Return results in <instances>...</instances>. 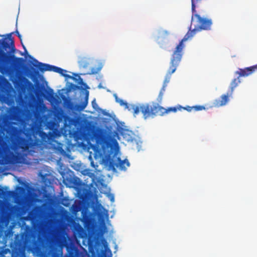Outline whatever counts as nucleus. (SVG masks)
Instances as JSON below:
<instances>
[{"mask_svg": "<svg viewBox=\"0 0 257 257\" xmlns=\"http://www.w3.org/2000/svg\"><path fill=\"white\" fill-rule=\"evenodd\" d=\"M93 137L96 141V147L106 158L110 167L113 170L117 168L120 171H126L127 167L130 166L128 160L126 159L121 160L119 157H117L106 132L102 128H98L93 133Z\"/></svg>", "mask_w": 257, "mask_h": 257, "instance_id": "nucleus-1", "label": "nucleus"}, {"mask_svg": "<svg viewBox=\"0 0 257 257\" xmlns=\"http://www.w3.org/2000/svg\"><path fill=\"white\" fill-rule=\"evenodd\" d=\"M187 37L182 39L179 44L176 46L170 61V65L166 74L164 81V84L167 85L171 79V75L176 71L183 55V49L184 47L183 43L187 41Z\"/></svg>", "mask_w": 257, "mask_h": 257, "instance_id": "nucleus-2", "label": "nucleus"}, {"mask_svg": "<svg viewBox=\"0 0 257 257\" xmlns=\"http://www.w3.org/2000/svg\"><path fill=\"white\" fill-rule=\"evenodd\" d=\"M178 108L176 107H171L166 109L157 103H153L152 105L149 103H145L142 107L145 119L150 118H153L157 115L163 116L165 113L171 111L175 112L179 109Z\"/></svg>", "mask_w": 257, "mask_h": 257, "instance_id": "nucleus-3", "label": "nucleus"}, {"mask_svg": "<svg viewBox=\"0 0 257 257\" xmlns=\"http://www.w3.org/2000/svg\"><path fill=\"white\" fill-rule=\"evenodd\" d=\"M195 19L196 20V22L198 23V27L197 28H195L190 32H188L182 39H184L186 37H187V40L189 38L193 37L197 31H199L202 30H210L211 26L212 24L211 20L201 18L198 14H194L192 16V23Z\"/></svg>", "mask_w": 257, "mask_h": 257, "instance_id": "nucleus-4", "label": "nucleus"}, {"mask_svg": "<svg viewBox=\"0 0 257 257\" xmlns=\"http://www.w3.org/2000/svg\"><path fill=\"white\" fill-rule=\"evenodd\" d=\"M8 58L12 60L11 66L8 67V69L12 72L19 71L23 64L24 59L23 58L17 57L14 55H9L0 48V64L6 63Z\"/></svg>", "mask_w": 257, "mask_h": 257, "instance_id": "nucleus-5", "label": "nucleus"}, {"mask_svg": "<svg viewBox=\"0 0 257 257\" xmlns=\"http://www.w3.org/2000/svg\"><path fill=\"white\" fill-rule=\"evenodd\" d=\"M114 96L116 102L118 103L121 106H124L125 108L127 109L129 111H132L133 115L135 116H136L140 113V112H141L143 114V117H144V113L142 107L145 103L139 104L138 105H129L126 102L124 101L123 100L118 98L116 94L114 95Z\"/></svg>", "mask_w": 257, "mask_h": 257, "instance_id": "nucleus-6", "label": "nucleus"}, {"mask_svg": "<svg viewBox=\"0 0 257 257\" xmlns=\"http://www.w3.org/2000/svg\"><path fill=\"white\" fill-rule=\"evenodd\" d=\"M13 33H10L8 35V37L10 41V43H8L5 40L2 41L0 40V44L1 45L3 48L6 51L8 49H9V52L11 53H14L16 50L14 41L13 38L12 37V35Z\"/></svg>", "mask_w": 257, "mask_h": 257, "instance_id": "nucleus-7", "label": "nucleus"}, {"mask_svg": "<svg viewBox=\"0 0 257 257\" xmlns=\"http://www.w3.org/2000/svg\"><path fill=\"white\" fill-rule=\"evenodd\" d=\"M232 94L229 92L226 94L221 95L219 98L215 100L214 104L216 107H220L225 105L229 100V97L232 96Z\"/></svg>", "mask_w": 257, "mask_h": 257, "instance_id": "nucleus-8", "label": "nucleus"}, {"mask_svg": "<svg viewBox=\"0 0 257 257\" xmlns=\"http://www.w3.org/2000/svg\"><path fill=\"white\" fill-rule=\"evenodd\" d=\"M257 70V64L246 67L244 69L239 68L238 70L235 72V74H238L239 76H248Z\"/></svg>", "mask_w": 257, "mask_h": 257, "instance_id": "nucleus-9", "label": "nucleus"}, {"mask_svg": "<svg viewBox=\"0 0 257 257\" xmlns=\"http://www.w3.org/2000/svg\"><path fill=\"white\" fill-rule=\"evenodd\" d=\"M237 75H238V77L236 78H234L230 83L229 91H228L230 93V94L233 93L234 88L238 86V84L240 83V82L239 78L241 76H239L238 74Z\"/></svg>", "mask_w": 257, "mask_h": 257, "instance_id": "nucleus-10", "label": "nucleus"}, {"mask_svg": "<svg viewBox=\"0 0 257 257\" xmlns=\"http://www.w3.org/2000/svg\"><path fill=\"white\" fill-rule=\"evenodd\" d=\"M34 61L38 63L37 65H36L34 66L37 67L40 71L44 72L46 71H49V64L39 62L36 59H34Z\"/></svg>", "mask_w": 257, "mask_h": 257, "instance_id": "nucleus-11", "label": "nucleus"}, {"mask_svg": "<svg viewBox=\"0 0 257 257\" xmlns=\"http://www.w3.org/2000/svg\"><path fill=\"white\" fill-rule=\"evenodd\" d=\"M78 64L80 67L86 68L89 65V62L87 59L82 58L78 61Z\"/></svg>", "mask_w": 257, "mask_h": 257, "instance_id": "nucleus-12", "label": "nucleus"}, {"mask_svg": "<svg viewBox=\"0 0 257 257\" xmlns=\"http://www.w3.org/2000/svg\"><path fill=\"white\" fill-rule=\"evenodd\" d=\"M67 72V70L62 69L61 68H60V70L58 71L57 73L60 74L61 76L64 77L65 78H71L74 79V78L72 77L71 76L67 74L66 73Z\"/></svg>", "mask_w": 257, "mask_h": 257, "instance_id": "nucleus-13", "label": "nucleus"}, {"mask_svg": "<svg viewBox=\"0 0 257 257\" xmlns=\"http://www.w3.org/2000/svg\"><path fill=\"white\" fill-rule=\"evenodd\" d=\"M88 92L87 91L86 93L85 100L82 102V103L81 105V109H83L86 107V106L88 103Z\"/></svg>", "mask_w": 257, "mask_h": 257, "instance_id": "nucleus-14", "label": "nucleus"}, {"mask_svg": "<svg viewBox=\"0 0 257 257\" xmlns=\"http://www.w3.org/2000/svg\"><path fill=\"white\" fill-rule=\"evenodd\" d=\"M201 0H191L192 3V11L193 14L196 12L195 8L196 5L201 2Z\"/></svg>", "mask_w": 257, "mask_h": 257, "instance_id": "nucleus-15", "label": "nucleus"}, {"mask_svg": "<svg viewBox=\"0 0 257 257\" xmlns=\"http://www.w3.org/2000/svg\"><path fill=\"white\" fill-rule=\"evenodd\" d=\"M60 70V67L49 65V71H53L57 73L58 71Z\"/></svg>", "mask_w": 257, "mask_h": 257, "instance_id": "nucleus-16", "label": "nucleus"}, {"mask_svg": "<svg viewBox=\"0 0 257 257\" xmlns=\"http://www.w3.org/2000/svg\"><path fill=\"white\" fill-rule=\"evenodd\" d=\"M73 184L74 185H75L77 187H79L81 185V182L80 179L77 177L75 178L74 182H73Z\"/></svg>", "mask_w": 257, "mask_h": 257, "instance_id": "nucleus-17", "label": "nucleus"}, {"mask_svg": "<svg viewBox=\"0 0 257 257\" xmlns=\"http://www.w3.org/2000/svg\"><path fill=\"white\" fill-rule=\"evenodd\" d=\"M193 109H194L195 111H200L203 109H205V107L202 105H196L193 106Z\"/></svg>", "mask_w": 257, "mask_h": 257, "instance_id": "nucleus-18", "label": "nucleus"}, {"mask_svg": "<svg viewBox=\"0 0 257 257\" xmlns=\"http://www.w3.org/2000/svg\"><path fill=\"white\" fill-rule=\"evenodd\" d=\"M182 108H183L184 109L186 110L187 111L190 112V111H191L193 109V106L191 107V106H188L187 107H182L181 106H180L178 109L179 110H181Z\"/></svg>", "mask_w": 257, "mask_h": 257, "instance_id": "nucleus-19", "label": "nucleus"}, {"mask_svg": "<svg viewBox=\"0 0 257 257\" xmlns=\"http://www.w3.org/2000/svg\"><path fill=\"white\" fill-rule=\"evenodd\" d=\"M78 80H79L78 83L79 84H81V85L84 86L85 88L87 87V84L83 82V79L80 77H79Z\"/></svg>", "mask_w": 257, "mask_h": 257, "instance_id": "nucleus-20", "label": "nucleus"}, {"mask_svg": "<svg viewBox=\"0 0 257 257\" xmlns=\"http://www.w3.org/2000/svg\"><path fill=\"white\" fill-rule=\"evenodd\" d=\"M17 190L19 192V193H23L25 191V189L21 186H17Z\"/></svg>", "mask_w": 257, "mask_h": 257, "instance_id": "nucleus-21", "label": "nucleus"}, {"mask_svg": "<svg viewBox=\"0 0 257 257\" xmlns=\"http://www.w3.org/2000/svg\"><path fill=\"white\" fill-rule=\"evenodd\" d=\"M98 70H97L95 68H92L91 70L90 73H89V74H96L97 73Z\"/></svg>", "mask_w": 257, "mask_h": 257, "instance_id": "nucleus-22", "label": "nucleus"}, {"mask_svg": "<svg viewBox=\"0 0 257 257\" xmlns=\"http://www.w3.org/2000/svg\"><path fill=\"white\" fill-rule=\"evenodd\" d=\"M166 86H167L166 85L163 84V86H162L160 92H162V93H164L165 91Z\"/></svg>", "mask_w": 257, "mask_h": 257, "instance_id": "nucleus-23", "label": "nucleus"}, {"mask_svg": "<svg viewBox=\"0 0 257 257\" xmlns=\"http://www.w3.org/2000/svg\"><path fill=\"white\" fill-rule=\"evenodd\" d=\"M52 257H62V255L59 253H54Z\"/></svg>", "mask_w": 257, "mask_h": 257, "instance_id": "nucleus-24", "label": "nucleus"}, {"mask_svg": "<svg viewBox=\"0 0 257 257\" xmlns=\"http://www.w3.org/2000/svg\"><path fill=\"white\" fill-rule=\"evenodd\" d=\"M163 94L164 93H162V92H160L158 97L160 99V100L162 99Z\"/></svg>", "mask_w": 257, "mask_h": 257, "instance_id": "nucleus-25", "label": "nucleus"}, {"mask_svg": "<svg viewBox=\"0 0 257 257\" xmlns=\"http://www.w3.org/2000/svg\"><path fill=\"white\" fill-rule=\"evenodd\" d=\"M17 36L19 37V38L20 39L21 41L22 42V36L20 35V34L19 33L18 31L16 32Z\"/></svg>", "mask_w": 257, "mask_h": 257, "instance_id": "nucleus-26", "label": "nucleus"}, {"mask_svg": "<svg viewBox=\"0 0 257 257\" xmlns=\"http://www.w3.org/2000/svg\"><path fill=\"white\" fill-rule=\"evenodd\" d=\"M163 33H164V34H165L167 35H168L170 34L169 32H168L167 31H164Z\"/></svg>", "mask_w": 257, "mask_h": 257, "instance_id": "nucleus-27", "label": "nucleus"}, {"mask_svg": "<svg viewBox=\"0 0 257 257\" xmlns=\"http://www.w3.org/2000/svg\"><path fill=\"white\" fill-rule=\"evenodd\" d=\"M22 46H23V49L25 50V52L27 53V51L26 50L25 46L23 44H22Z\"/></svg>", "mask_w": 257, "mask_h": 257, "instance_id": "nucleus-28", "label": "nucleus"}, {"mask_svg": "<svg viewBox=\"0 0 257 257\" xmlns=\"http://www.w3.org/2000/svg\"><path fill=\"white\" fill-rule=\"evenodd\" d=\"M114 197H113V196H111V197H110V200H111V202H113V201H114Z\"/></svg>", "mask_w": 257, "mask_h": 257, "instance_id": "nucleus-29", "label": "nucleus"}, {"mask_svg": "<svg viewBox=\"0 0 257 257\" xmlns=\"http://www.w3.org/2000/svg\"><path fill=\"white\" fill-rule=\"evenodd\" d=\"M71 85L72 87L73 88H75L77 87V86L74 85V84H71Z\"/></svg>", "mask_w": 257, "mask_h": 257, "instance_id": "nucleus-30", "label": "nucleus"}, {"mask_svg": "<svg viewBox=\"0 0 257 257\" xmlns=\"http://www.w3.org/2000/svg\"><path fill=\"white\" fill-rule=\"evenodd\" d=\"M0 190L2 191V193L3 194L4 193V191L2 189H0Z\"/></svg>", "mask_w": 257, "mask_h": 257, "instance_id": "nucleus-31", "label": "nucleus"}, {"mask_svg": "<svg viewBox=\"0 0 257 257\" xmlns=\"http://www.w3.org/2000/svg\"><path fill=\"white\" fill-rule=\"evenodd\" d=\"M9 193L10 194H12V193H14V192L13 191H9Z\"/></svg>", "mask_w": 257, "mask_h": 257, "instance_id": "nucleus-32", "label": "nucleus"}, {"mask_svg": "<svg viewBox=\"0 0 257 257\" xmlns=\"http://www.w3.org/2000/svg\"><path fill=\"white\" fill-rule=\"evenodd\" d=\"M23 141L24 142H27V141H26V140H25V139H23Z\"/></svg>", "mask_w": 257, "mask_h": 257, "instance_id": "nucleus-33", "label": "nucleus"}, {"mask_svg": "<svg viewBox=\"0 0 257 257\" xmlns=\"http://www.w3.org/2000/svg\"><path fill=\"white\" fill-rule=\"evenodd\" d=\"M94 102H95V100H94V101H92V104H93V103H94Z\"/></svg>", "mask_w": 257, "mask_h": 257, "instance_id": "nucleus-34", "label": "nucleus"}, {"mask_svg": "<svg viewBox=\"0 0 257 257\" xmlns=\"http://www.w3.org/2000/svg\"><path fill=\"white\" fill-rule=\"evenodd\" d=\"M108 250H109V251L110 252H111V251H110V250L109 249H108Z\"/></svg>", "mask_w": 257, "mask_h": 257, "instance_id": "nucleus-35", "label": "nucleus"}]
</instances>
